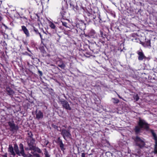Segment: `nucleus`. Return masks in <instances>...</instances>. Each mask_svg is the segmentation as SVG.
I'll list each match as a JSON object with an SVG mask.
<instances>
[{
  "label": "nucleus",
  "mask_w": 157,
  "mask_h": 157,
  "mask_svg": "<svg viewBox=\"0 0 157 157\" xmlns=\"http://www.w3.org/2000/svg\"><path fill=\"white\" fill-rule=\"evenodd\" d=\"M32 155L29 153V154H26L25 153V155L22 156L23 157H32Z\"/></svg>",
  "instance_id": "obj_32"
},
{
  "label": "nucleus",
  "mask_w": 157,
  "mask_h": 157,
  "mask_svg": "<svg viewBox=\"0 0 157 157\" xmlns=\"http://www.w3.org/2000/svg\"><path fill=\"white\" fill-rule=\"evenodd\" d=\"M86 154L84 153H82L81 157H87V156H86Z\"/></svg>",
  "instance_id": "obj_41"
},
{
  "label": "nucleus",
  "mask_w": 157,
  "mask_h": 157,
  "mask_svg": "<svg viewBox=\"0 0 157 157\" xmlns=\"http://www.w3.org/2000/svg\"><path fill=\"white\" fill-rule=\"evenodd\" d=\"M38 74L40 76H42L43 75L42 72L39 70H38Z\"/></svg>",
  "instance_id": "obj_37"
},
{
  "label": "nucleus",
  "mask_w": 157,
  "mask_h": 157,
  "mask_svg": "<svg viewBox=\"0 0 157 157\" xmlns=\"http://www.w3.org/2000/svg\"><path fill=\"white\" fill-rule=\"evenodd\" d=\"M26 149H27V148H25V150H26Z\"/></svg>",
  "instance_id": "obj_61"
},
{
  "label": "nucleus",
  "mask_w": 157,
  "mask_h": 157,
  "mask_svg": "<svg viewBox=\"0 0 157 157\" xmlns=\"http://www.w3.org/2000/svg\"><path fill=\"white\" fill-rule=\"evenodd\" d=\"M27 49L28 51L29 52H31V51H30L29 49V48H27Z\"/></svg>",
  "instance_id": "obj_51"
},
{
  "label": "nucleus",
  "mask_w": 157,
  "mask_h": 157,
  "mask_svg": "<svg viewBox=\"0 0 157 157\" xmlns=\"http://www.w3.org/2000/svg\"><path fill=\"white\" fill-rule=\"evenodd\" d=\"M137 54L138 55V59L139 61H142L144 59H146L147 58L142 50L141 51H138Z\"/></svg>",
  "instance_id": "obj_12"
},
{
  "label": "nucleus",
  "mask_w": 157,
  "mask_h": 157,
  "mask_svg": "<svg viewBox=\"0 0 157 157\" xmlns=\"http://www.w3.org/2000/svg\"><path fill=\"white\" fill-rule=\"evenodd\" d=\"M6 90L7 92V94L10 96H12L14 93V92L10 87H7Z\"/></svg>",
  "instance_id": "obj_17"
},
{
  "label": "nucleus",
  "mask_w": 157,
  "mask_h": 157,
  "mask_svg": "<svg viewBox=\"0 0 157 157\" xmlns=\"http://www.w3.org/2000/svg\"><path fill=\"white\" fill-rule=\"evenodd\" d=\"M32 150H33L35 151H36L39 153H42V151L38 147H36L35 146L33 147V149Z\"/></svg>",
  "instance_id": "obj_22"
},
{
  "label": "nucleus",
  "mask_w": 157,
  "mask_h": 157,
  "mask_svg": "<svg viewBox=\"0 0 157 157\" xmlns=\"http://www.w3.org/2000/svg\"><path fill=\"white\" fill-rule=\"evenodd\" d=\"M76 26L77 29H74L75 32L76 31L78 33V32L79 29L81 30V34H82L83 32H84L83 30L86 28V24L84 23V22L82 21H78L76 24Z\"/></svg>",
  "instance_id": "obj_4"
},
{
  "label": "nucleus",
  "mask_w": 157,
  "mask_h": 157,
  "mask_svg": "<svg viewBox=\"0 0 157 157\" xmlns=\"http://www.w3.org/2000/svg\"><path fill=\"white\" fill-rule=\"evenodd\" d=\"M25 53L27 54V55H28L29 56H30V57H31V58H32L33 59H34V58H33V56L32 55H31L30 54H29L28 53V52H25Z\"/></svg>",
  "instance_id": "obj_42"
},
{
  "label": "nucleus",
  "mask_w": 157,
  "mask_h": 157,
  "mask_svg": "<svg viewBox=\"0 0 157 157\" xmlns=\"http://www.w3.org/2000/svg\"><path fill=\"white\" fill-rule=\"evenodd\" d=\"M153 152L155 154H157V147H154Z\"/></svg>",
  "instance_id": "obj_35"
},
{
  "label": "nucleus",
  "mask_w": 157,
  "mask_h": 157,
  "mask_svg": "<svg viewBox=\"0 0 157 157\" xmlns=\"http://www.w3.org/2000/svg\"><path fill=\"white\" fill-rule=\"evenodd\" d=\"M44 143L45 144V145L47 146L48 145V144L49 143V142L48 140H45L44 142Z\"/></svg>",
  "instance_id": "obj_43"
},
{
  "label": "nucleus",
  "mask_w": 157,
  "mask_h": 157,
  "mask_svg": "<svg viewBox=\"0 0 157 157\" xmlns=\"http://www.w3.org/2000/svg\"><path fill=\"white\" fill-rule=\"evenodd\" d=\"M151 133L154 139L155 140H157V136L156 134L154 132L153 130H151Z\"/></svg>",
  "instance_id": "obj_23"
},
{
  "label": "nucleus",
  "mask_w": 157,
  "mask_h": 157,
  "mask_svg": "<svg viewBox=\"0 0 157 157\" xmlns=\"http://www.w3.org/2000/svg\"><path fill=\"white\" fill-rule=\"evenodd\" d=\"M98 43L99 44V45L101 46L102 44L103 45H104L105 42L102 40H98Z\"/></svg>",
  "instance_id": "obj_29"
},
{
  "label": "nucleus",
  "mask_w": 157,
  "mask_h": 157,
  "mask_svg": "<svg viewBox=\"0 0 157 157\" xmlns=\"http://www.w3.org/2000/svg\"><path fill=\"white\" fill-rule=\"evenodd\" d=\"M58 66L60 67L62 69H64L66 67L65 64L64 63H62V64L58 65Z\"/></svg>",
  "instance_id": "obj_28"
},
{
  "label": "nucleus",
  "mask_w": 157,
  "mask_h": 157,
  "mask_svg": "<svg viewBox=\"0 0 157 157\" xmlns=\"http://www.w3.org/2000/svg\"><path fill=\"white\" fill-rule=\"evenodd\" d=\"M61 132V134L64 140H66V138L69 139L71 138V135L69 130L62 128Z\"/></svg>",
  "instance_id": "obj_6"
},
{
  "label": "nucleus",
  "mask_w": 157,
  "mask_h": 157,
  "mask_svg": "<svg viewBox=\"0 0 157 157\" xmlns=\"http://www.w3.org/2000/svg\"><path fill=\"white\" fill-rule=\"evenodd\" d=\"M71 8L75 11H77L79 10V8L77 5H75L73 2H70L69 3Z\"/></svg>",
  "instance_id": "obj_13"
},
{
  "label": "nucleus",
  "mask_w": 157,
  "mask_h": 157,
  "mask_svg": "<svg viewBox=\"0 0 157 157\" xmlns=\"http://www.w3.org/2000/svg\"><path fill=\"white\" fill-rule=\"evenodd\" d=\"M19 149L17 145L15 144L14 145V150L16 154L19 156L25 155V150L24 149V145L22 143L19 145Z\"/></svg>",
  "instance_id": "obj_3"
},
{
  "label": "nucleus",
  "mask_w": 157,
  "mask_h": 157,
  "mask_svg": "<svg viewBox=\"0 0 157 157\" xmlns=\"http://www.w3.org/2000/svg\"><path fill=\"white\" fill-rule=\"evenodd\" d=\"M2 19H3L2 17L0 15V21H1L2 20Z\"/></svg>",
  "instance_id": "obj_47"
},
{
  "label": "nucleus",
  "mask_w": 157,
  "mask_h": 157,
  "mask_svg": "<svg viewBox=\"0 0 157 157\" xmlns=\"http://www.w3.org/2000/svg\"><path fill=\"white\" fill-rule=\"evenodd\" d=\"M63 127H65V128H66V127L65 125H63Z\"/></svg>",
  "instance_id": "obj_55"
},
{
  "label": "nucleus",
  "mask_w": 157,
  "mask_h": 157,
  "mask_svg": "<svg viewBox=\"0 0 157 157\" xmlns=\"http://www.w3.org/2000/svg\"><path fill=\"white\" fill-rule=\"evenodd\" d=\"M23 42L24 43L25 45L27 44V42L26 41V40H25V41L24 40L23 41Z\"/></svg>",
  "instance_id": "obj_46"
},
{
  "label": "nucleus",
  "mask_w": 157,
  "mask_h": 157,
  "mask_svg": "<svg viewBox=\"0 0 157 157\" xmlns=\"http://www.w3.org/2000/svg\"><path fill=\"white\" fill-rule=\"evenodd\" d=\"M49 26L50 27L55 31V32H56L57 28L53 22H51L49 23Z\"/></svg>",
  "instance_id": "obj_19"
},
{
  "label": "nucleus",
  "mask_w": 157,
  "mask_h": 157,
  "mask_svg": "<svg viewBox=\"0 0 157 157\" xmlns=\"http://www.w3.org/2000/svg\"><path fill=\"white\" fill-rule=\"evenodd\" d=\"M45 40H41V44H43V45L45 47H46V44H44V42H45Z\"/></svg>",
  "instance_id": "obj_38"
},
{
  "label": "nucleus",
  "mask_w": 157,
  "mask_h": 157,
  "mask_svg": "<svg viewBox=\"0 0 157 157\" xmlns=\"http://www.w3.org/2000/svg\"><path fill=\"white\" fill-rule=\"evenodd\" d=\"M28 136L27 137V138H33V135L31 131L28 132Z\"/></svg>",
  "instance_id": "obj_26"
},
{
  "label": "nucleus",
  "mask_w": 157,
  "mask_h": 157,
  "mask_svg": "<svg viewBox=\"0 0 157 157\" xmlns=\"http://www.w3.org/2000/svg\"><path fill=\"white\" fill-rule=\"evenodd\" d=\"M20 17L21 18H22L24 20H25L26 21L28 20L27 18L24 16H22V15L20 16Z\"/></svg>",
  "instance_id": "obj_36"
},
{
  "label": "nucleus",
  "mask_w": 157,
  "mask_h": 157,
  "mask_svg": "<svg viewBox=\"0 0 157 157\" xmlns=\"http://www.w3.org/2000/svg\"><path fill=\"white\" fill-rule=\"evenodd\" d=\"M39 49L40 50L43 57H50V55L47 53L44 49V47L43 46L41 45V46L39 48Z\"/></svg>",
  "instance_id": "obj_11"
},
{
  "label": "nucleus",
  "mask_w": 157,
  "mask_h": 157,
  "mask_svg": "<svg viewBox=\"0 0 157 157\" xmlns=\"http://www.w3.org/2000/svg\"><path fill=\"white\" fill-rule=\"evenodd\" d=\"M60 13L61 14V15H62V17H63V15H62V13H61V12H60Z\"/></svg>",
  "instance_id": "obj_56"
},
{
  "label": "nucleus",
  "mask_w": 157,
  "mask_h": 157,
  "mask_svg": "<svg viewBox=\"0 0 157 157\" xmlns=\"http://www.w3.org/2000/svg\"><path fill=\"white\" fill-rule=\"evenodd\" d=\"M92 51L93 52H94V50H92Z\"/></svg>",
  "instance_id": "obj_59"
},
{
  "label": "nucleus",
  "mask_w": 157,
  "mask_h": 157,
  "mask_svg": "<svg viewBox=\"0 0 157 157\" xmlns=\"http://www.w3.org/2000/svg\"><path fill=\"white\" fill-rule=\"evenodd\" d=\"M100 21H101V19H100V21H99L100 22H101Z\"/></svg>",
  "instance_id": "obj_57"
},
{
  "label": "nucleus",
  "mask_w": 157,
  "mask_h": 157,
  "mask_svg": "<svg viewBox=\"0 0 157 157\" xmlns=\"http://www.w3.org/2000/svg\"><path fill=\"white\" fill-rule=\"evenodd\" d=\"M59 101L63 107L66 110H71V109L67 101L64 99L59 98Z\"/></svg>",
  "instance_id": "obj_7"
},
{
  "label": "nucleus",
  "mask_w": 157,
  "mask_h": 157,
  "mask_svg": "<svg viewBox=\"0 0 157 157\" xmlns=\"http://www.w3.org/2000/svg\"><path fill=\"white\" fill-rule=\"evenodd\" d=\"M71 40V46L75 45V47H76V46H79L81 44L79 40H76V41H74V40Z\"/></svg>",
  "instance_id": "obj_16"
},
{
  "label": "nucleus",
  "mask_w": 157,
  "mask_h": 157,
  "mask_svg": "<svg viewBox=\"0 0 157 157\" xmlns=\"http://www.w3.org/2000/svg\"><path fill=\"white\" fill-rule=\"evenodd\" d=\"M52 127L55 129L57 131L61 132V129L60 127L56 125L52 124Z\"/></svg>",
  "instance_id": "obj_21"
},
{
  "label": "nucleus",
  "mask_w": 157,
  "mask_h": 157,
  "mask_svg": "<svg viewBox=\"0 0 157 157\" xmlns=\"http://www.w3.org/2000/svg\"><path fill=\"white\" fill-rule=\"evenodd\" d=\"M117 95H118V97L119 98L120 97V96L118 94H117Z\"/></svg>",
  "instance_id": "obj_54"
},
{
  "label": "nucleus",
  "mask_w": 157,
  "mask_h": 157,
  "mask_svg": "<svg viewBox=\"0 0 157 157\" xmlns=\"http://www.w3.org/2000/svg\"><path fill=\"white\" fill-rule=\"evenodd\" d=\"M155 145L154 147H157V140H155Z\"/></svg>",
  "instance_id": "obj_44"
},
{
  "label": "nucleus",
  "mask_w": 157,
  "mask_h": 157,
  "mask_svg": "<svg viewBox=\"0 0 157 157\" xmlns=\"http://www.w3.org/2000/svg\"><path fill=\"white\" fill-rule=\"evenodd\" d=\"M133 139L135 142L136 145L139 148H142L144 147L145 145V143L140 137L138 136H136Z\"/></svg>",
  "instance_id": "obj_5"
},
{
  "label": "nucleus",
  "mask_w": 157,
  "mask_h": 157,
  "mask_svg": "<svg viewBox=\"0 0 157 157\" xmlns=\"http://www.w3.org/2000/svg\"><path fill=\"white\" fill-rule=\"evenodd\" d=\"M59 146L61 150L63 151V152H64L66 149V148L65 147V145L63 144Z\"/></svg>",
  "instance_id": "obj_27"
},
{
  "label": "nucleus",
  "mask_w": 157,
  "mask_h": 157,
  "mask_svg": "<svg viewBox=\"0 0 157 157\" xmlns=\"http://www.w3.org/2000/svg\"><path fill=\"white\" fill-rule=\"evenodd\" d=\"M33 31L35 32L36 33H39L38 30L37 29L35 28L34 26H33Z\"/></svg>",
  "instance_id": "obj_34"
},
{
  "label": "nucleus",
  "mask_w": 157,
  "mask_h": 157,
  "mask_svg": "<svg viewBox=\"0 0 157 157\" xmlns=\"http://www.w3.org/2000/svg\"><path fill=\"white\" fill-rule=\"evenodd\" d=\"M120 98V99H122V100H124V99L123 98H122L120 96V97L119 98Z\"/></svg>",
  "instance_id": "obj_49"
},
{
  "label": "nucleus",
  "mask_w": 157,
  "mask_h": 157,
  "mask_svg": "<svg viewBox=\"0 0 157 157\" xmlns=\"http://www.w3.org/2000/svg\"><path fill=\"white\" fill-rule=\"evenodd\" d=\"M112 100H113V102L114 104H118L120 102L118 99L115 98H112Z\"/></svg>",
  "instance_id": "obj_25"
},
{
  "label": "nucleus",
  "mask_w": 157,
  "mask_h": 157,
  "mask_svg": "<svg viewBox=\"0 0 157 157\" xmlns=\"http://www.w3.org/2000/svg\"><path fill=\"white\" fill-rule=\"evenodd\" d=\"M136 35V34H132V36H135Z\"/></svg>",
  "instance_id": "obj_48"
},
{
  "label": "nucleus",
  "mask_w": 157,
  "mask_h": 157,
  "mask_svg": "<svg viewBox=\"0 0 157 157\" xmlns=\"http://www.w3.org/2000/svg\"><path fill=\"white\" fill-rule=\"evenodd\" d=\"M32 153L33 154L34 156H35V157H40V155L36 153L33 154V153Z\"/></svg>",
  "instance_id": "obj_40"
},
{
  "label": "nucleus",
  "mask_w": 157,
  "mask_h": 157,
  "mask_svg": "<svg viewBox=\"0 0 157 157\" xmlns=\"http://www.w3.org/2000/svg\"><path fill=\"white\" fill-rule=\"evenodd\" d=\"M44 154L45 155V157H50V155L48 154V152L46 150Z\"/></svg>",
  "instance_id": "obj_33"
},
{
  "label": "nucleus",
  "mask_w": 157,
  "mask_h": 157,
  "mask_svg": "<svg viewBox=\"0 0 157 157\" xmlns=\"http://www.w3.org/2000/svg\"><path fill=\"white\" fill-rule=\"evenodd\" d=\"M134 39L136 40V39H137V38H135Z\"/></svg>",
  "instance_id": "obj_58"
},
{
  "label": "nucleus",
  "mask_w": 157,
  "mask_h": 157,
  "mask_svg": "<svg viewBox=\"0 0 157 157\" xmlns=\"http://www.w3.org/2000/svg\"><path fill=\"white\" fill-rule=\"evenodd\" d=\"M36 119L37 120H41L44 118V114L40 110H37L35 111Z\"/></svg>",
  "instance_id": "obj_9"
},
{
  "label": "nucleus",
  "mask_w": 157,
  "mask_h": 157,
  "mask_svg": "<svg viewBox=\"0 0 157 157\" xmlns=\"http://www.w3.org/2000/svg\"><path fill=\"white\" fill-rule=\"evenodd\" d=\"M140 44L144 47H151L150 40H147V41H145L144 42L140 41Z\"/></svg>",
  "instance_id": "obj_15"
},
{
  "label": "nucleus",
  "mask_w": 157,
  "mask_h": 157,
  "mask_svg": "<svg viewBox=\"0 0 157 157\" xmlns=\"http://www.w3.org/2000/svg\"><path fill=\"white\" fill-rule=\"evenodd\" d=\"M2 4V1H0V5Z\"/></svg>",
  "instance_id": "obj_53"
},
{
  "label": "nucleus",
  "mask_w": 157,
  "mask_h": 157,
  "mask_svg": "<svg viewBox=\"0 0 157 157\" xmlns=\"http://www.w3.org/2000/svg\"><path fill=\"white\" fill-rule=\"evenodd\" d=\"M64 97H66L65 96V95H64Z\"/></svg>",
  "instance_id": "obj_60"
},
{
  "label": "nucleus",
  "mask_w": 157,
  "mask_h": 157,
  "mask_svg": "<svg viewBox=\"0 0 157 157\" xmlns=\"http://www.w3.org/2000/svg\"><path fill=\"white\" fill-rule=\"evenodd\" d=\"M8 150L9 152H10L11 155L13 156L16 155V154L13 151V147L12 146L9 145Z\"/></svg>",
  "instance_id": "obj_18"
},
{
  "label": "nucleus",
  "mask_w": 157,
  "mask_h": 157,
  "mask_svg": "<svg viewBox=\"0 0 157 157\" xmlns=\"http://www.w3.org/2000/svg\"><path fill=\"white\" fill-rule=\"evenodd\" d=\"M0 40V46L2 45L6 48L7 46V44L4 40Z\"/></svg>",
  "instance_id": "obj_24"
},
{
  "label": "nucleus",
  "mask_w": 157,
  "mask_h": 157,
  "mask_svg": "<svg viewBox=\"0 0 157 157\" xmlns=\"http://www.w3.org/2000/svg\"><path fill=\"white\" fill-rule=\"evenodd\" d=\"M28 146L29 147V150H32L34 146L35 140L34 138H26Z\"/></svg>",
  "instance_id": "obj_8"
},
{
  "label": "nucleus",
  "mask_w": 157,
  "mask_h": 157,
  "mask_svg": "<svg viewBox=\"0 0 157 157\" xmlns=\"http://www.w3.org/2000/svg\"><path fill=\"white\" fill-rule=\"evenodd\" d=\"M134 99H136V101H138V100L139 99V97L137 94H136L134 98Z\"/></svg>",
  "instance_id": "obj_39"
},
{
  "label": "nucleus",
  "mask_w": 157,
  "mask_h": 157,
  "mask_svg": "<svg viewBox=\"0 0 157 157\" xmlns=\"http://www.w3.org/2000/svg\"><path fill=\"white\" fill-rule=\"evenodd\" d=\"M2 157H8L7 155V153H6L4 155H2Z\"/></svg>",
  "instance_id": "obj_45"
},
{
  "label": "nucleus",
  "mask_w": 157,
  "mask_h": 157,
  "mask_svg": "<svg viewBox=\"0 0 157 157\" xmlns=\"http://www.w3.org/2000/svg\"><path fill=\"white\" fill-rule=\"evenodd\" d=\"M138 126L135 127L134 131L135 134L137 135L140 132L141 128L147 131L149 128V124H148L144 120L139 118V121L138 123Z\"/></svg>",
  "instance_id": "obj_2"
},
{
  "label": "nucleus",
  "mask_w": 157,
  "mask_h": 157,
  "mask_svg": "<svg viewBox=\"0 0 157 157\" xmlns=\"http://www.w3.org/2000/svg\"><path fill=\"white\" fill-rule=\"evenodd\" d=\"M21 30L23 31L24 33L25 34L26 36L29 37L30 34L29 31L26 27L24 25L21 26Z\"/></svg>",
  "instance_id": "obj_14"
},
{
  "label": "nucleus",
  "mask_w": 157,
  "mask_h": 157,
  "mask_svg": "<svg viewBox=\"0 0 157 157\" xmlns=\"http://www.w3.org/2000/svg\"><path fill=\"white\" fill-rule=\"evenodd\" d=\"M62 25L63 26L65 27L66 28L69 27L68 24L67 22L62 21Z\"/></svg>",
  "instance_id": "obj_31"
},
{
  "label": "nucleus",
  "mask_w": 157,
  "mask_h": 157,
  "mask_svg": "<svg viewBox=\"0 0 157 157\" xmlns=\"http://www.w3.org/2000/svg\"><path fill=\"white\" fill-rule=\"evenodd\" d=\"M8 124L11 128V131H13L18 129L19 128L18 126L15 124L13 121H12L11 122L9 121L8 122Z\"/></svg>",
  "instance_id": "obj_10"
},
{
  "label": "nucleus",
  "mask_w": 157,
  "mask_h": 157,
  "mask_svg": "<svg viewBox=\"0 0 157 157\" xmlns=\"http://www.w3.org/2000/svg\"><path fill=\"white\" fill-rule=\"evenodd\" d=\"M56 142L59 146L63 144L62 140L59 137L56 141Z\"/></svg>",
  "instance_id": "obj_20"
},
{
  "label": "nucleus",
  "mask_w": 157,
  "mask_h": 157,
  "mask_svg": "<svg viewBox=\"0 0 157 157\" xmlns=\"http://www.w3.org/2000/svg\"><path fill=\"white\" fill-rule=\"evenodd\" d=\"M120 98V99H122V100H124V99L123 98H122L120 96V97L119 98Z\"/></svg>",
  "instance_id": "obj_50"
},
{
  "label": "nucleus",
  "mask_w": 157,
  "mask_h": 157,
  "mask_svg": "<svg viewBox=\"0 0 157 157\" xmlns=\"http://www.w3.org/2000/svg\"><path fill=\"white\" fill-rule=\"evenodd\" d=\"M100 34H97L95 30L93 29L89 31L88 34H86L84 32H83L82 34H80L79 36L80 38L83 39H86V38L90 39H101L106 38L107 39H111V36L109 35L108 33L104 32L102 30H100Z\"/></svg>",
  "instance_id": "obj_1"
},
{
  "label": "nucleus",
  "mask_w": 157,
  "mask_h": 157,
  "mask_svg": "<svg viewBox=\"0 0 157 157\" xmlns=\"http://www.w3.org/2000/svg\"><path fill=\"white\" fill-rule=\"evenodd\" d=\"M63 63L64 62L61 59H59L57 61V64H58V65L60 64H62V63Z\"/></svg>",
  "instance_id": "obj_30"
},
{
  "label": "nucleus",
  "mask_w": 157,
  "mask_h": 157,
  "mask_svg": "<svg viewBox=\"0 0 157 157\" xmlns=\"http://www.w3.org/2000/svg\"><path fill=\"white\" fill-rule=\"evenodd\" d=\"M2 75H1V73L0 72V78L1 77Z\"/></svg>",
  "instance_id": "obj_52"
}]
</instances>
